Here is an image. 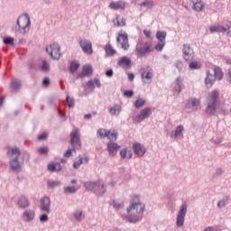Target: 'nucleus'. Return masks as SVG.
I'll list each match as a JSON object with an SVG mask.
<instances>
[{
	"label": "nucleus",
	"instance_id": "nucleus-1",
	"mask_svg": "<svg viewBox=\"0 0 231 231\" xmlns=\"http://www.w3.org/2000/svg\"><path fill=\"white\" fill-rule=\"evenodd\" d=\"M217 104H219V92L214 90L209 94L206 107V115L208 116H215L217 111Z\"/></svg>",
	"mask_w": 231,
	"mask_h": 231
},
{
	"label": "nucleus",
	"instance_id": "nucleus-2",
	"mask_svg": "<svg viewBox=\"0 0 231 231\" xmlns=\"http://www.w3.org/2000/svg\"><path fill=\"white\" fill-rule=\"evenodd\" d=\"M32 22L30 21V15L25 14L23 17H18L16 21V26L13 29L14 33H28L30 32V26Z\"/></svg>",
	"mask_w": 231,
	"mask_h": 231
},
{
	"label": "nucleus",
	"instance_id": "nucleus-3",
	"mask_svg": "<svg viewBox=\"0 0 231 231\" xmlns=\"http://www.w3.org/2000/svg\"><path fill=\"white\" fill-rule=\"evenodd\" d=\"M84 187L86 190H90V192H93V194L99 197L104 196V193L107 190L106 185H104L100 180L85 182Z\"/></svg>",
	"mask_w": 231,
	"mask_h": 231
},
{
	"label": "nucleus",
	"instance_id": "nucleus-4",
	"mask_svg": "<svg viewBox=\"0 0 231 231\" xmlns=\"http://www.w3.org/2000/svg\"><path fill=\"white\" fill-rule=\"evenodd\" d=\"M70 144L72 149L67 150V152L64 153L65 158L71 157L72 151L75 152V151L82 147V144L80 143V134H79V129H75V131L70 134Z\"/></svg>",
	"mask_w": 231,
	"mask_h": 231
},
{
	"label": "nucleus",
	"instance_id": "nucleus-5",
	"mask_svg": "<svg viewBox=\"0 0 231 231\" xmlns=\"http://www.w3.org/2000/svg\"><path fill=\"white\" fill-rule=\"evenodd\" d=\"M133 210H136L139 215L145 212V204L140 202V197L138 195L134 196L130 199V205L126 208L127 214L133 212Z\"/></svg>",
	"mask_w": 231,
	"mask_h": 231
},
{
	"label": "nucleus",
	"instance_id": "nucleus-6",
	"mask_svg": "<svg viewBox=\"0 0 231 231\" xmlns=\"http://www.w3.org/2000/svg\"><path fill=\"white\" fill-rule=\"evenodd\" d=\"M45 51L53 60H59V59H60V45L57 42L51 43L47 46Z\"/></svg>",
	"mask_w": 231,
	"mask_h": 231
},
{
	"label": "nucleus",
	"instance_id": "nucleus-7",
	"mask_svg": "<svg viewBox=\"0 0 231 231\" xmlns=\"http://www.w3.org/2000/svg\"><path fill=\"white\" fill-rule=\"evenodd\" d=\"M152 51V48H151V43L145 42L143 43H140L136 47V55L140 59L142 57H147L149 53Z\"/></svg>",
	"mask_w": 231,
	"mask_h": 231
},
{
	"label": "nucleus",
	"instance_id": "nucleus-8",
	"mask_svg": "<svg viewBox=\"0 0 231 231\" xmlns=\"http://www.w3.org/2000/svg\"><path fill=\"white\" fill-rule=\"evenodd\" d=\"M187 203H183L180 206V208L177 214V219H176V225L179 228H180V226H183V225H185V216H187Z\"/></svg>",
	"mask_w": 231,
	"mask_h": 231
},
{
	"label": "nucleus",
	"instance_id": "nucleus-9",
	"mask_svg": "<svg viewBox=\"0 0 231 231\" xmlns=\"http://www.w3.org/2000/svg\"><path fill=\"white\" fill-rule=\"evenodd\" d=\"M182 55L186 62H191L192 60H194V57H195L194 49L191 48L190 44L189 43L183 44Z\"/></svg>",
	"mask_w": 231,
	"mask_h": 231
},
{
	"label": "nucleus",
	"instance_id": "nucleus-10",
	"mask_svg": "<svg viewBox=\"0 0 231 231\" xmlns=\"http://www.w3.org/2000/svg\"><path fill=\"white\" fill-rule=\"evenodd\" d=\"M152 115V111L151 110V107H146L141 110L140 114L133 118L134 124H142L143 120L149 118Z\"/></svg>",
	"mask_w": 231,
	"mask_h": 231
},
{
	"label": "nucleus",
	"instance_id": "nucleus-11",
	"mask_svg": "<svg viewBox=\"0 0 231 231\" xmlns=\"http://www.w3.org/2000/svg\"><path fill=\"white\" fill-rule=\"evenodd\" d=\"M116 41L118 44H121L122 50H125V51L129 50V36L126 32H119L118 36L116 37Z\"/></svg>",
	"mask_w": 231,
	"mask_h": 231
},
{
	"label": "nucleus",
	"instance_id": "nucleus-12",
	"mask_svg": "<svg viewBox=\"0 0 231 231\" xmlns=\"http://www.w3.org/2000/svg\"><path fill=\"white\" fill-rule=\"evenodd\" d=\"M51 206V199L48 196H44L40 199L39 208L42 212H46L50 214V207Z\"/></svg>",
	"mask_w": 231,
	"mask_h": 231
},
{
	"label": "nucleus",
	"instance_id": "nucleus-13",
	"mask_svg": "<svg viewBox=\"0 0 231 231\" xmlns=\"http://www.w3.org/2000/svg\"><path fill=\"white\" fill-rule=\"evenodd\" d=\"M79 46L87 55H93V43L89 40L79 41Z\"/></svg>",
	"mask_w": 231,
	"mask_h": 231
},
{
	"label": "nucleus",
	"instance_id": "nucleus-14",
	"mask_svg": "<svg viewBox=\"0 0 231 231\" xmlns=\"http://www.w3.org/2000/svg\"><path fill=\"white\" fill-rule=\"evenodd\" d=\"M140 73L143 82V80H152L153 74L151 66L148 65L146 68H141Z\"/></svg>",
	"mask_w": 231,
	"mask_h": 231
},
{
	"label": "nucleus",
	"instance_id": "nucleus-15",
	"mask_svg": "<svg viewBox=\"0 0 231 231\" xmlns=\"http://www.w3.org/2000/svg\"><path fill=\"white\" fill-rule=\"evenodd\" d=\"M132 149H133L134 154H136V156H139V157L143 156L145 154V152H147V150L145 149L143 144H142L140 143H134L132 145Z\"/></svg>",
	"mask_w": 231,
	"mask_h": 231
},
{
	"label": "nucleus",
	"instance_id": "nucleus-16",
	"mask_svg": "<svg viewBox=\"0 0 231 231\" xmlns=\"http://www.w3.org/2000/svg\"><path fill=\"white\" fill-rule=\"evenodd\" d=\"M10 171L13 172H21V162L19 157H14L9 161Z\"/></svg>",
	"mask_w": 231,
	"mask_h": 231
},
{
	"label": "nucleus",
	"instance_id": "nucleus-17",
	"mask_svg": "<svg viewBox=\"0 0 231 231\" xmlns=\"http://www.w3.org/2000/svg\"><path fill=\"white\" fill-rule=\"evenodd\" d=\"M90 75H93V67L91 65H85L82 71L77 74L76 79H84V77H89Z\"/></svg>",
	"mask_w": 231,
	"mask_h": 231
},
{
	"label": "nucleus",
	"instance_id": "nucleus-18",
	"mask_svg": "<svg viewBox=\"0 0 231 231\" xmlns=\"http://www.w3.org/2000/svg\"><path fill=\"white\" fill-rule=\"evenodd\" d=\"M200 101L196 97H191L186 101L187 109H192L193 111H198L199 107Z\"/></svg>",
	"mask_w": 231,
	"mask_h": 231
},
{
	"label": "nucleus",
	"instance_id": "nucleus-19",
	"mask_svg": "<svg viewBox=\"0 0 231 231\" xmlns=\"http://www.w3.org/2000/svg\"><path fill=\"white\" fill-rule=\"evenodd\" d=\"M16 203L19 208H28V207H30V199L24 195H21L17 199Z\"/></svg>",
	"mask_w": 231,
	"mask_h": 231
},
{
	"label": "nucleus",
	"instance_id": "nucleus-20",
	"mask_svg": "<svg viewBox=\"0 0 231 231\" xmlns=\"http://www.w3.org/2000/svg\"><path fill=\"white\" fill-rule=\"evenodd\" d=\"M106 149L108 151L109 156H116V152H118V149H120V145L115 142H110L106 145Z\"/></svg>",
	"mask_w": 231,
	"mask_h": 231
},
{
	"label": "nucleus",
	"instance_id": "nucleus-21",
	"mask_svg": "<svg viewBox=\"0 0 231 231\" xmlns=\"http://www.w3.org/2000/svg\"><path fill=\"white\" fill-rule=\"evenodd\" d=\"M125 221H126V223H133L134 225H135V223H140V221H142V219H143V217L140 214L138 215H126L124 217Z\"/></svg>",
	"mask_w": 231,
	"mask_h": 231
},
{
	"label": "nucleus",
	"instance_id": "nucleus-22",
	"mask_svg": "<svg viewBox=\"0 0 231 231\" xmlns=\"http://www.w3.org/2000/svg\"><path fill=\"white\" fill-rule=\"evenodd\" d=\"M23 219L25 223H30V221H33L35 219V211L33 209H27L23 214Z\"/></svg>",
	"mask_w": 231,
	"mask_h": 231
},
{
	"label": "nucleus",
	"instance_id": "nucleus-23",
	"mask_svg": "<svg viewBox=\"0 0 231 231\" xmlns=\"http://www.w3.org/2000/svg\"><path fill=\"white\" fill-rule=\"evenodd\" d=\"M181 78L178 77L175 79V86L172 88V93L175 97H178V95H180V93H181V86H183V84L181 83Z\"/></svg>",
	"mask_w": 231,
	"mask_h": 231
},
{
	"label": "nucleus",
	"instance_id": "nucleus-24",
	"mask_svg": "<svg viewBox=\"0 0 231 231\" xmlns=\"http://www.w3.org/2000/svg\"><path fill=\"white\" fill-rule=\"evenodd\" d=\"M7 156L12 158V156H14V158H19L21 156V150H19L18 147H11L7 146V152H6Z\"/></svg>",
	"mask_w": 231,
	"mask_h": 231
},
{
	"label": "nucleus",
	"instance_id": "nucleus-25",
	"mask_svg": "<svg viewBox=\"0 0 231 231\" xmlns=\"http://www.w3.org/2000/svg\"><path fill=\"white\" fill-rule=\"evenodd\" d=\"M108 7L110 10H125V3L123 1L111 2Z\"/></svg>",
	"mask_w": 231,
	"mask_h": 231
},
{
	"label": "nucleus",
	"instance_id": "nucleus-26",
	"mask_svg": "<svg viewBox=\"0 0 231 231\" xmlns=\"http://www.w3.org/2000/svg\"><path fill=\"white\" fill-rule=\"evenodd\" d=\"M207 77L205 79V85L208 88H212L214 86V82H216V76L210 74V70H207Z\"/></svg>",
	"mask_w": 231,
	"mask_h": 231
},
{
	"label": "nucleus",
	"instance_id": "nucleus-27",
	"mask_svg": "<svg viewBox=\"0 0 231 231\" xmlns=\"http://www.w3.org/2000/svg\"><path fill=\"white\" fill-rule=\"evenodd\" d=\"M47 169L50 172H60V171H62V166L60 162H51L48 164Z\"/></svg>",
	"mask_w": 231,
	"mask_h": 231
},
{
	"label": "nucleus",
	"instance_id": "nucleus-28",
	"mask_svg": "<svg viewBox=\"0 0 231 231\" xmlns=\"http://www.w3.org/2000/svg\"><path fill=\"white\" fill-rule=\"evenodd\" d=\"M191 3L195 12H201L205 8V3L202 0H191Z\"/></svg>",
	"mask_w": 231,
	"mask_h": 231
},
{
	"label": "nucleus",
	"instance_id": "nucleus-29",
	"mask_svg": "<svg viewBox=\"0 0 231 231\" xmlns=\"http://www.w3.org/2000/svg\"><path fill=\"white\" fill-rule=\"evenodd\" d=\"M10 86L13 91H19L21 89V86H23V83L20 79H13Z\"/></svg>",
	"mask_w": 231,
	"mask_h": 231
},
{
	"label": "nucleus",
	"instance_id": "nucleus-30",
	"mask_svg": "<svg viewBox=\"0 0 231 231\" xmlns=\"http://www.w3.org/2000/svg\"><path fill=\"white\" fill-rule=\"evenodd\" d=\"M183 131H185L183 125H178L174 134L171 135V138H183Z\"/></svg>",
	"mask_w": 231,
	"mask_h": 231
},
{
	"label": "nucleus",
	"instance_id": "nucleus-31",
	"mask_svg": "<svg viewBox=\"0 0 231 231\" xmlns=\"http://www.w3.org/2000/svg\"><path fill=\"white\" fill-rule=\"evenodd\" d=\"M117 64L118 66H125V68H131V59L124 56L117 61Z\"/></svg>",
	"mask_w": 231,
	"mask_h": 231
},
{
	"label": "nucleus",
	"instance_id": "nucleus-32",
	"mask_svg": "<svg viewBox=\"0 0 231 231\" xmlns=\"http://www.w3.org/2000/svg\"><path fill=\"white\" fill-rule=\"evenodd\" d=\"M73 216L76 221H79V223H80V221H83L86 218V215H84V212L82 210L75 211L73 213Z\"/></svg>",
	"mask_w": 231,
	"mask_h": 231
},
{
	"label": "nucleus",
	"instance_id": "nucleus-33",
	"mask_svg": "<svg viewBox=\"0 0 231 231\" xmlns=\"http://www.w3.org/2000/svg\"><path fill=\"white\" fill-rule=\"evenodd\" d=\"M230 202V196H226L221 199L220 201L217 202V208H225L226 205Z\"/></svg>",
	"mask_w": 231,
	"mask_h": 231
},
{
	"label": "nucleus",
	"instance_id": "nucleus-34",
	"mask_svg": "<svg viewBox=\"0 0 231 231\" xmlns=\"http://www.w3.org/2000/svg\"><path fill=\"white\" fill-rule=\"evenodd\" d=\"M122 112V106L120 105H115L114 106L110 107L108 110V113L110 115L115 116V115H120Z\"/></svg>",
	"mask_w": 231,
	"mask_h": 231
},
{
	"label": "nucleus",
	"instance_id": "nucleus-35",
	"mask_svg": "<svg viewBox=\"0 0 231 231\" xmlns=\"http://www.w3.org/2000/svg\"><path fill=\"white\" fill-rule=\"evenodd\" d=\"M62 182L60 180H47L48 189H57V187H60Z\"/></svg>",
	"mask_w": 231,
	"mask_h": 231
},
{
	"label": "nucleus",
	"instance_id": "nucleus-36",
	"mask_svg": "<svg viewBox=\"0 0 231 231\" xmlns=\"http://www.w3.org/2000/svg\"><path fill=\"white\" fill-rule=\"evenodd\" d=\"M203 64L200 61H189V69H201Z\"/></svg>",
	"mask_w": 231,
	"mask_h": 231
},
{
	"label": "nucleus",
	"instance_id": "nucleus-37",
	"mask_svg": "<svg viewBox=\"0 0 231 231\" xmlns=\"http://www.w3.org/2000/svg\"><path fill=\"white\" fill-rule=\"evenodd\" d=\"M214 77L217 80L223 79V70H221V68L217 67L214 69Z\"/></svg>",
	"mask_w": 231,
	"mask_h": 231
},
{
	"label": "nucleus",
	"instance_id": "nucleus-38",
	"mask_svg": "<svg viewBox=\"0 0 231 231\" xmlns=\"http://www.w3.org/2000/svg\"><path fill=\"white\" fill-rule=\"evenodd\" d=\"M156 37L159 42H165V39L167 37V32L165 31H158L156 32Z\"/></svg>",
	"mask_w": 231,
	"mask_h": 231
},
{
	"label": "nucleus",
	"instance_id": "nucleus-39",
	"mask_svg": "<svg viewBox=\"0 0 231 231\" xmlns=\"http://www.w3.org/2000/svg\"><path fill=\"white\" fill-rule=\"evenodd\" d=\"M105 51L108 57H113V55L116 53V51L113 49V46L111 44L106 45Z\"/></svg>",
	"mask_w": 231,
	"mask_h": 231
},
{
	"label": "nucleus",
	"instance_id": "nucleus-40",
	"mask_svg": "<svg viewBox=\"0 0 231 231\" xmlns=\"http://www.w3.org/2000/svg\"><path fill=\"white\" fill-rule=\"evenodd\" d=\"M134 107L135 109H140V107H143L145 106V99L142 97H138L134 102Z\"/></svg>",
	"mask_w": 231,
	"mask_h": 231
},
{
	"label": "nucleus",
	"instance_id": "nucleus-41",
	"mask_svg": "<svg viewBox=\"0 0 231 231\" xmlns=\"http://www.w3.org/2000/svg\"><path fill=\"white\" fill-rule=\"evenodd\" d=\"M77 190L78 189L75 186H68L63 189L64 194H76Z\"/></svg>",
	"mask_w": 231,
	"mask_h": 231
},
{
	"label": "nucleus",
	"instance_id": "nucleus-42",
	"mask_svg": "<svg viewBox=\"0 0 231 231\" xmlns=\"http://www.w3.org/2000/svg\"><path fill=\"white\" fill-rule=\"evenodd\" d=\"M79 68H80V64H79L78 62L72 61L70 63L69 70L70 71V73H75L79 71Z\"/></svg>",
	"mask_w": 231,
	"mask_h": 231
},
{
	"label": "nucleus",
	"instance_id": "nucleus-43",
	"mask_svg": "<svg viewBox=\"0 0 231 231\" xmlns=\"http://www.w3.org/2000/svg\"><path fill=\"white\" fill-rule=\"evenodd\" d=\"M14 38L11 36L5 37L3 40L4 44H6L7 46H14Z\"/></svg>",
	"mask_w": 231,
	"mask_h": 231
},
{
	"label": "nucleus",
	"instance_id": "nucleus-44",
	"mask_svg": "<svg viewBox=\"0 0 231 231\" xmlns=\"http://www.w3.org/2000/svg\"><path fill=\"white\" fill-rule=\"evenodd\" d=\"M41 69L44 72L50 71V64L48 63V61H46V60H43L42 61Z\"/></svg>",
	"mask_w": 231,
	"mask_h": 231
},
{
	"label": "nucleus",
	"instance_id": "nucleus-45",
	"mask_svg": "<svg viewBox=\"0 0 231 231\" xmlns=\"http://www.w3.org/2000/svg\"><path fill=\"white\" fill-rule=\"evenodd\" d=\"M39 154L46 155L50 152V148L48 146H42L38 148Z\"/></svg>",
	"mask_w": 231,
	"mask_h": 231
},
{
	"label": "nucleus",
	"instance_id": "nucleus-46",
	"mask_svg": "<svg viewBox=\"0 0 231 231\" xmlns=\"http://www.w3.org/2000/svg\"><path fill=\"white\" fill-rule=\"evenodd\" d=\"M66 102H67L68 106H69V108L75 107V99H74V98H71L69 96H67V97H66Z\"/></svg>",
	"mask_w": 231,
	"mask_h": 231
},
{
	"label": "nucleus",
	"instance_id": "nucleus-47",
	"mask_svg": "<svg viewBox=\"0 0 231 231\" xmlns=\"http://www.w3.org/2000/svg\"><path fill=\"white\" fill-rule=\"evenodd\" d=\"M112 205L116 210H120L124 207V202H118L116 200L112 201Z\"/></svg>",
	"mask_w": 231,
	"mask_h": 231
},
{
	"label": "nucleus",
	"instance_id": "nucleus-48",
	"mask_svg": "<svg viewBox=\"0 0 231 231\" xmlns=\"http://www.w3.org/2000/svg\"><path fill=\"white\" fill-rule=\"evenodd\" d=\"M134 96V91H133V89L124 91V97H126V98H133Z\"/></svg>",
	"mask_w": 231,
	"mask_h": 231
},
{
	"label": "nucleus",
	"instance_id": "nucleus-49",
	"mask_svg": "<svg viewBox=\"0 0 231 231\" xmlns=\"http://www.w3.org/2000/svg\"><path fill=\"white\" fill-rule=\"evenodd\" d=\"M110 137L112 138L110 139V142H116V139L118 138V132H116V130H113L110 132Z\"/></svg>",
	"mask_w": 231,
	"mask_h": 231
},
{
	"label": "nucleus",
	"instance_id": "nucleus-50",
	"mask_svg": "<svg viewBox=\"0 0 231 231\" xmlns=\"http://www.w3.org/2000/svg\"><path fill=\"white\" fill-rule=\"evenodd\" d=\"M164 46H165V42H160L154 46V50H156V51H162Z\"/></svg>",
	"mask_w": 231,
	"mask_h": 231
},
{
	"label": "nucleus",
	"instance_id": "nucleus-51",
	"mask_svg": "<svg viewBox=\"0 0 231 231\" xmlns=\"http://www.w3.org/2000/svg\"><path fill=\"white\" fill-rule=\"evenodd\" d=\"M141 6H144L145 8H152V6H154V3H152V1H144L141 3Z\"/></svg>",
	"mask_w": 231,
	"mask_h": 231
},
{
	"label": "nucleus",
	"instance_id": "nucleus-52",
	"mask_svg": "<svg viewBox=\"0 0 231 231\" xmlns=\"http://www.w3.org/2000/svg\"><path fill=\"white\" fill-rule=\"evenodd\" d=\"M83 163H84V158L80 157L77 162H74L73 167L75 169H79L80 165H82Z\"/></svg>",
	"mask_w": 231,
	"mask_h": 231
},
{
	"label": "nucleus",
	"instance_id": "nucleus-53",
	"mask_svg": "<svg viewBox=\"0 0 231 231\" xmlns=\"http://www.w3.org/2000/svg\"><path fill=\"white\" fill-rule=\"evenodd\" d=\"M50 217H48V214L43 213L40 216V222L41 223H47L49 221Z\"/></svg>",
	"mask_w": 231,
	"mask_h": 231
},
{
	"label": "nucleus",
	"instance_id": "nucleus-54",
	"mask_svg": "<svg viewBox=\"0 0 231 231\" xmlns=\"http://www.w3.org/2000/svg\"><path fill=\"white\" fill-rule=\"evenodd\" d=\"M175 68L181 71L183 69V62L181 60H176L175 61Z\"/></svg>",
	"mask_w": 231,
	"mask_h": 231
},
{
	"label": "nucleus",
	"instance_id": "nucleus-55",
	"mask_svg": "<svg viewBox=\"0 0 231 231\" xmlns=\"http://www.w3.org/2000/svg\"><path fill=\"white\" fill-rule=\"evenodd\" d=\"M87 88L93 91L95 89V81H93V79L88 80L87 82Z\"/></svg>",
	"mask_w": 231,
	"mask_h": 231
},
{
	"label": "nucleus",
	"instance_id": "nucleus-56",
	"mask_svg": "<svg viewBox=\"0 0 231 231\" xmlns=\"http://www.w3.org/2000/svg\"><path fill=\"white\" fill-rule=\"evenodd\" d=\"M120 156L121 160H125V158H127V148H125L120 151Z\"/></svg>",
	"mask_w": 231,
	"mask_h": 231
},
{
	"label": "nucleus",
	"instance_id": "nucleus-57",
	"mask_svg": "<svg viewBox=\"0 0 231 231\" xmlns=\"http://www.w3.org/2000/svg\"><path fill=\"white\" fill-rule=\"evenodd\" d=\"M119 17L120 16L116 17L117 26H125V19L121 18V21H120Z\"/></svg>",
	"mask_w": 231,
	"mask_h": 231
},
{
	"label": "nucleus",
	"instance_id": "nucleus-58",
	"mask_svg": "<svg viewBox=\"0 0 231 231\" xmlns=\"http://www.w3.org/2000/svg\"><path fill=\"white\" fill-rule=\"evenodd\" d=\"M105 75L108 79H112L113 75H115V71H113V69H109L106 70Z\"/></svg>",
	"mask_w": 231,
	"mask_h": 231
},
{
	"label": "nucleus",
	"instance_id": "nucleus-59",
	"mask_svg": "<svg viewBox=\"0 0 231 231\" xmlns=\"http://www.w3.org/2000/svg\"><path fill=\"white\" fill-rule=\"evenodd\" d=\"M228 30H230V26H228L227 29H226V27L218 25L217 33H225V32H228Z\"/></svg>",
	"mask_w": 231,
	"mask_h": 231
},
{
	"label": "nucleus",
	"instance_id": "nucleus-60",
	"mask_svg": "<svg viewBox=\"0 0 231 231\" xmlns=\"http://www.w3.org/2000/svg\"><path fill=\"white\" fill-rule=\"evenodd\" d=\"M105 134L103 135L104 138H107L108 140H113V138L111 137V130H104Z\"/></svg>",
	"mask_w": 231,
	"mask_h": 231
},
{
	"label": "nucleus",
	"instance_id": "nucleus-61",
	"mask_svg": "<svg viewBox=\"0 0 231 231\" xmlns=\"http://www.w3.org/2000/svg\"><path fill=\"white\" fill-rule=\"evenodd\" d=\"M50 84H51L50 78H44L42 80V86H44L45 88H48Z\"/></svg>",
	"mask_w": 231,
	"mask_h": 231
},
{
	"label": "nucleus",
	"instance_id": "nucleus-62",
	"mask_svg": "<svg viewBox=\"0 0 231 231\" xmlns=\"http://www.w3.org/2000/svg\"><path fill=\"white\" fill-rule=\"evenodd\" d=\"M48 138V134L42 133V134L38 135V140L44 141Z\"/></svg>",
	"mask_w": 231,
	"mask_h": 231
},
{
	"label": "nucleus",
	"instance_id": "nucleus-63",
	"mask_svg": "<svg viewBox=\"0 0 231 231\" xmlns=\"http://www.w3.org/2000/svg\"><path fill=\"white\" fill-rule=\"evenodd\" d=\"M94 84L96 85V87H97L98 88H102V83H100V79L98 78H95L94 79Z\"/></svg>",
	"mask_w": 231,
	"mask_h": 231
},
{
	"label": "nucleus",
	"instance_id": "nucleus-64",
	"mask_svg": "<svg viewBox=\"0 0 231 231\" xmlns=\"http://www.w3.org/2000/svg\"><path fill=\"white\" fill-rule=\"evenodd\" d=\"M104 131L105 129H102V128L98 129L97 132V136H99L100 138H104V134H105Z\"/></svg>",
	"mask_w": 231,
	"mask_h": 231
}]
</instances>
